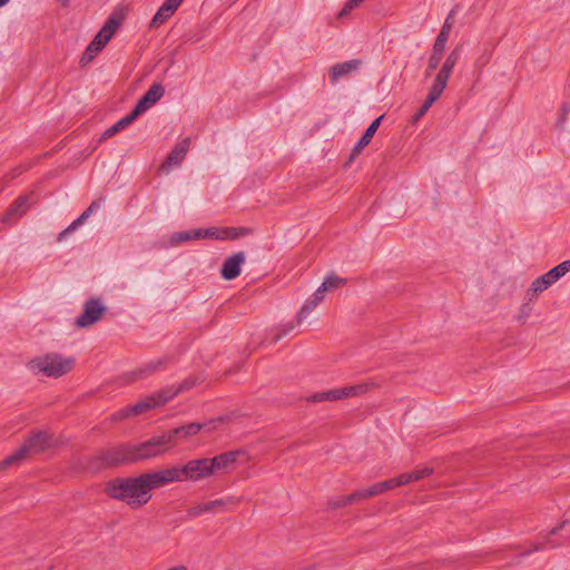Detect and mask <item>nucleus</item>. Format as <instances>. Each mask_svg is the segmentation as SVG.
I'll use <instances>...</instances> for the list:
<instances>
[{
    "mask_svg": "<svg viewBox=\"0 0 570 570\" xmlns=\"http://www.w3.org/2000/svg\"><path fill=\"white\" fill-rule=\"evenodd\" d=\"M105 492L114 500L125 502L132 509L149 502L151 493H147L141 475L116 478L107 482Z\"/></svg>",
    "mask_w": 570,
    "mask_h": 570,
    "instance_id": "nucleus-1",
    "label": "nucleus"
},
{
    "mask_svg": "<svg viewBox=\"0 0 570 570\" xmlns=\"http://www.w3.org/2000/svg\"><path fill=\"white\" fill-rule=\"evenodd\" d=\"M176 439L177 431H165L161 434L154 435L139 444H134L137 462L155 459L165 454L174 446Z\"/></svg>",
    "mask_w": 570,
    "mask_h": 570,
    "instance_id": "nucleus-2",
    "label": "nucleus"
},
{
    "mask_svg": "<svg viewBox=\"0 0 570 570\" xmlns=\"http://www.w3.org/2000/svg\"><path fill=\"white\" fill-rule=\"evenodd\" d=\"M53 444L52 439L43 431L33 433L14 453L0 462V470L19 464L27 455L46 451Z\"/></svg>",
    "mask_w": 570,
    "mask_h": 570,
    "instance_id": "nucleus-3",
    "label": "nucleus"
},
{
    "mask_svg": "<svg viewBox=\"0 0 570 570\" xmlns=\"http://www.w3.org/2000/svg\"><path fill=\"white\" fill-rule=\"evenodd\" d=\"M75 364L71 357H63L60 354L52 353L43 357H38L30 362V367L42 372L50 377H60L68 373Z\"/></svg>",
    "mask_w": 570,
    "mask_h": 570,
    "instance_id": "nucleus-4",
    "label": "nucleus"
},
{
    "mask_svg": "<svg viewBox=\"0 0 570 570\" xmlns=\"http://www.w3.org/2000/svg\"><path fill=\"white\" fill-rule=\"evenodd\" d=\"M453 17H454V11L452 10L449 13V16L446 17L436 39L434 41L433 50L429 58V63H428V68H426V77H429L431 75V72L433 70H435L440 65L441 58L444 53L445 46H446L451 29H452Z\"/></svg>",
    "mask_w": 570,
    "mask_h": 570,
    "instance_id": "nucleus-5",
    "label": "nucleus"
},
{
    "mask_svg": "<svg viewBox=\"0 0 570 570\" xmlns=\"http://www.w3.org/2000/svg\"><path fill=\"white\" fill-rule=\"evenodd\" d=\"M568 272H570V259L560 263L546 274L537 277L532 282L530 288L528 289V295L532 297L548 289L552 284L558 282Z\"/></svg>",
    "mask_w": 570,
    "mask_h": 570,
    "instance_id": "nucleus-6",
    "label": "nucleus"
},
{
    "mask_svg": "<svg viewBox=\"0 0 570 570\" xmlns=\"http://www.w3.org/2000/svg\"><path fill=\"white\" fill-rule=\"evenodd\" d=\"M101 465H119L137 462L134 444H121L102 451L99 456Z\"/></svg>",
    "mask_w": 570,
    "mask_h": 570,
    "instance_id": "nucleus-7",
    "label": "nucleus"
},
{
    "mask_svg": "<svg viewBox=\"0 0 570 570\" xmlns=\"http://www.w3.org/2000/svg\"><path fill=\"white\" fill-rule=\"evenodd\" d=\"M372 384L370 383H362L356 385H350L340 389H333L326 392H321L312 395L308 401L313 402H324V401H336L342 400L351 396H356L364 394Z\"/></svg>",
    "mask_w": 570,
    "mask_h": 570,
    "instance_id": "nucleus-8",
    "label": "nucleus"
},
{
    "mask_svg": "<svg viewBox=\"0 0 570 570\" xmlns=\"http://www.w3.org/2000/svg\"><path fill=\"white\" fill-rule=\"evenodd\" d=\"M106 306L99 298H89L83 304L82 313L76 318L75 325L85 328L97 323L106 312Z\"/></svg>",
    "mask_w": 570,
    "mask_h": 570,
    "instance_id": "nucleus-9",
    "label": "nucleus"
},
{
    "mask_svg": "<svg viewBox=\"0 0 570 570\" xmlns=\"http://www.w3.org/2000/svg\"><path fill=\"white\" fill-rule=\"evenodd\" d=\"M181 472L184 481L187 480L193 482L200 481L214 474L210 460L207 458L188 461L181 466Z\"/></svg>",
    "mask_w": 570,
    "mask_h": 570,
    "instance_id": "nucleus-10",
    "label": "nucleus"
},
{
    "mask_svg": "<svg viewBox=\"0 0 570 570\" xmlns=\"http://www.w3.org/2000/svg\"><path fill=\"white\" fill-rule=\"evenodd\" d=\"M324 299V296L320 295L316 291L314 292L313 296L306 299L304 305L302 306L301 311L297 313L296 316V323L295 322H288L284 325H282L279 332L275 335V341L281 340L283 336L287 335L291 331L294 330L296 324H301L311 312H313L316 306Z\"/></svg>",
    "mask_w": 570,
    "mask_h": 570,
    "instance_id": "nucleus-11",
    "label": "nucleus"
},
{
    "mask_svg": "<svg viewBox=\"0 0 570 570\" xmlns=\"http://www.w3.org/2000/svg\"><path fill=\"white\" fill-rule=\"evenodd\" d=\"M125 16L126 9L124 7H117L110 13L99 32L96 35L95 39L100 40L106 46L124 22Z\"/></svg>",
    "mask_w": 570,
    "mask_h": 570,
    "instance_id": "nucleus-12",
    "label": "nucleus"
},
{
    "mask_svg": "<svg viewBox=\"0 0 570 570\" xmlns=\"http://www.w3.org/2000/svg\"><path fill=\"white\" fill-rule=\"evenodd\" d=\"M238 501L234 497H227L223 499H216L213 501H206L198 503L187 510V517L193 519L205 513H215L222 510L228 504H236Z\"/></svg>",
    "mask_w": 570,
    "mask_h": 570,
    "instance_id": "nucleus-13",
    "label": "nucleus"
},
{
    "mask_svg": "<svg viewBox=\"0 0 570 570\" xmlns=\"http://www.w3.org/2000/svg\"><path fill=\"white\" fill-rule=\"evenodd\" d=\"M164 94L165 88L160 83H153L136 104L135 108L132 109L134 115L138 117L147 111L151 106H154L163 98Z\"/></svg>",
    "mask_w": 570,
    "mask_h": 570,
    "instance_id": "nucleus-14",
    "label": "nucleus"
},
{
    "mask_svg": "<svg viewBox=\"0 0 570 570\" xmlns=\"http://www.w3.org/2000/svg\"><path fill=\"white\" fill-rule=\"evenodd\" d=\"M246 261V256L243 252L234 253L228 256L222 266L220 275L224 279L232 281L239 276L242 266Z\"/></svg>",
    "mask_w": 570,
    "mask_h": 570,
    "instance_id": "nucleus-15",
    "label": "nucleus"
},
{
    "mask_svg": "<svg viewBox=\"0 0 570 570\" xmlns=\"http://www.w3.org/2000/svg\"><path fill=\"white\" fill-rule=\"evenodd\" d=\"M243 452L239 450L229 451L209 459L210 465L213 468V473L215 474L216 472H228L232 469H234L237 458Z\"/></svg>",
    "mask_w": 570,
    "mask_h": 570,
    "instance_id": "nucleus-16",
    "label": "nucleus"
},
{
    "mask_svg": "<svg viewBox=\"0 0 570 570\" xmlns=\"http://www.w3.org/2000/svg\"><path fill=\"white\" fill-rule=\"evenodd\" d=\"M362 66V60L353 59L341 63H335L330 68V79L332 83H336L344 76L356 71Z\"/></svg>",
    "mask_w": 570,
    "mask_h": 570,
    "instance_id": "nucleus-17",
    "label": "nucleus"
},
{
    "mask_svg": "<svg viewBox=\"0 0 570 570\" xmlns=\"http://www.w3.org/2000/svg\"><path fill=\"white\" fill-rule=\"evenodd\" d=\"M30 207V197L21 196L10 206V208L2 216L3 224H13L20 218Z\"/></svg>",
    "mask_w": 570,
    "mask_h": 570,
    "instance_id": "nucleus-18",
    "label": "nucleus"
},
{
    "mask_svg": "<svg viewBox=\"0 0 570 570\" xmlns=\"http://www.w3.org/2000/svg\"><path fill=\"white\" fill-rule=\"evenodd\" d=\"M189 138H185L178 142L167 156L165 163L163 164V169L169 170L170 167L180 165L189 149Z\"/></svg>",
    "mask_w": 570,
    "mask_h": 570,
    "instance_id": "nucleus-19",
    "label": "nucleus"
},
{
    "mask_svg": "<svg viewBox=\"0 0 570 570\" xmlns=\"http://www.w3.org/2000/svg\"><path fill=\"white\" fill-rule=\"evenodd\" d=\"M395 488H397V482H395V479L392 478V479L375 483L367 489L356 490V495H357L358 501H361V500H364V499H367L371 497L379 495L385 491H389V490H392Z\"/></svg>",
    "mask_w": 570,
    "mask_h": 570,
    "instance_id": "nucleus-20",
    "label": "nucleus"
},
{
    "mask_svg": "<svg viewBox=\"0 0 570 570\" xmlns=\"http://www.w3.org/2000/svg\"><path fill=\"white\" fill-rule=\"evenodd\" d=\"M244 234H245L244 230L238 232L234 227H225V228L209 227V228L204 229V235H206V238L219 239V240L236 239L240 235H244Z\"/></svg>",
    "mask_w": 570,
    "mask_h": 570,
    "instance_id": "nucleus-21",
    "label": "nucleus"
},
{
    "mask_svg": "<svg viewBox=\"0 0 570 570\" xmlns=\"http://www.w3.org/2000/svg\"><path fill=\"white\" fill-rule=\"evenodd\" d=\"M165 402H160L159 392L147 396L146 399L141 400L140 402L136 403L135 405L129 406V412H131L132 416L142 414L160 404H164Z\"/></svg>",
    "mask_w": 570,
    "mask_h": 570,
    "instance_id": "nucleus-22",
    "label": "nucleus"
},
{
    "mask_svg": "<svg viewBox=\"0 0 570 570\" xmlns=\"http://www.w3.org/2000/svg\"><path fill=\"white\" fill-rule=\"evenodd\" d=\"M462 46L458 45L445 58V61L443 62L441 69L436 75L444 77L446 79H450L451 73L458 63L460 56H461Z\"/></svg>",
    "mask_w": 570,
    "mask_h": 570,
    "instance_id": "nucleus-23",
    "label": "nucleus"
},
{
    "mask_svg": "<svg viewBox=\"0 0 570 570\" xmlns=\"http://www.w3.org/2000/svg\"><path fill=\"white\" fill-rule=\"evenodd\" d=\"M166 362H167L166 358H157V360L149 361L146 364H144L142 366H140L138 370H136L132 373V375L135 376V379L148 377V376L153 375L154 373H156L157 371L161 370L164 367V365L166 364Z\"/></svg>",
    "mask_w": 570,
    "mask_h": 570,
    "instance_id": "nucleus-24",
    "label": "nucleus"
},
{
    "mask_svg": "<svg viewBox=\"0 0 570 570\" xmlns=\"http://www.w3.org/2000/svg\"><path fill=\"white\" fill-rule=\"evenodd\" d=\"M346 284V279L335 274H330L325 277L323 283L318 286L316 292L324 296L326 292L335 291Z\"/></svg>",
    "mask_w": 570,
    "mask_h": 570,
    "instance_id": "nucleus-25",
    "label": "nucleus"
},
{
    "mask_svg": "<svg viewBox=\"0 0 570 570\" xmlns=\"http://www.w3.org/2000/svg\"><path fill=\"white\" fill-rule=\"evenodd\" d=\"M382 118L383 116H380L374 121H372V124L366 128L357 144L354 146L353 153H360L364 147H366L370 144L371 139L375 135L381 124Z\"/></svg>",
    "mask_w": 570,
    "mask_h": 570,
    "instance_id": "nucleus-26",
    "label": "nucleus"
},
{
    "mask_svg": "<svg viewBox=\"0 0 570 570\" xmlns=\"http://www.w3.org/2000/svg\"><path fill=\"white\" fill-rule=\"evenodd\" d=\"M433 472V469L431 468H423V469H417L411 473H403L399 476H395V482H397V487H401V485H405L410 482H413V481H419L425 476H429L430 474H432Z\"/></svg>",
    "mask_w": 570,
    "mask_h": 570,
    "instance_id": "nucleus-27",
    "label": "nucleus"
},
{
    "mask_svg": "<svg viewBox=\"0 0 570 570\" xmlns=\"http://www.w3.org/2000/svg\"><path fill=\"white\" fill-rule=\"evenodd\" d=\"M140 475L142 478L147 493H150L151 490L159 489L167 484L159 471H151Z\"/></svg>",
    "mask_w": 570,
    "mask_h": 570,
    "instance_id": "nucleus-28",
    "label": "nucleus"
},
{
    "mask_svg": "<svg viewBox=\"0 0 570 570\" xmlns=\"http://www.w3.org/2000/svg\"><path fill=\"white\" fill-rule=\"evenodd\" d=\"M194 385H195V381L187 379V380L183 381L177 387L168 386V387L159 391L160 402H168L174 396H176L179 392L188 390Z\"/></svg>",
    "mask_w": 570,
    "mask_h": 570,
    "instance_id": "nucleus-29",
    "label": "nucleus"
},
{
    "mask_svg": "<svg viewBox=\"0 0 570 570\" xmlns=\"http://www.w3.org/2000/svg\"><path fill=\"white\" fill-rule=\"evenodd\" d=\"M448 81L449 79L436 75L425 99L434 104L446 88Z\"/></svg>",
    "mask_w": 570,
    "mask_h": 570,
    "instance_id": "nucleus-30",
    "label": "nucleus"
},
{
    "mask_svg": "<svg viewBox=\"0 0 570 570\" xmlns=\"http://www.w3.org/2000/svg\"><path fill=\"white\" fill-rule=\"evenodd\" d=\"M137 116L134 115V111L131 110L130 114L118 120L116 124H114L111 127L105 130V132L101 136V139H107L119 132L120 130L125 129L128 125H130Z\"/></svg>",
    "mask_w": 570,
    "mask_h": 570,
    "instance_id": "nucleus-31",
    "label": "nucleus"
},
{
    "mask_svg": "<svg viewBox=\"0 0 570 570\" xmlns=\"http://www.w3.org/2000/svg\"><path fill=\"white\" fill-rule=\"evenodd\" d=\"M175 13L174 10L168 8L166 4H161L155 16L153 17L149 28L155 29L165 23L173 14Z\"/></svg>",
    "mask_w": 570,
    "mask_h": 570,
    "instance_id": "nucleus-32",
    "label": "nucleus"
},
{
    "mask_svg": "<svg viewBox=\"0 0 570 570\" xmlns=\"http://www.w3.org/2000/svg\"><path fill=\"white\" fill-rule=\"evenodd\" d=\"M159 472L164 476V480L166 481L167 484L184 481L181 468L171 466L168 469L159 470Z\"/></svg>",
    "mask_w": 570,
    "mask_h": 570,
    "instance_id": "nucleus-33",
    "label": "nucleus"
},
{
    "mask_svg": "<svg viewBox=\"0 0 570 570\" xmlns=\"http://www.w3.org/2000/svg\"><path fill=\"white\" fill-rule=\"evenodd\" d=\"M194 240L193 229L180 230L170 235L169 245L177 246L181 243Z\"/></svg>",
    "mask_w": 570,
    "mask_h": 570,
    "instance_id": "nucleus-34",
    "label": "nucleus"
},
{
    "mask_svg": "<svg viewBox=\"0 0 570 570\" xmlns=\"http://www.w3.org/2000/svg\"><path fill=\"white\" fill-rule=\"evenodd\" d=\"M569 114H570V102L569 101H563L561 104V106H560V109H559V112H558V117H557V120H556V127L559 130H563Z\"/></svg>",
    "mask_w": 570,
    "mask_h": 570,
    "instance_id": "nucleus-35",
    "label": "nucleus"
},
{
    "mask_svg": "<svg viewBox=\"0 0 570 570\" xmlns=\"http://www.w3.org/2000/svg\"><path fill=\"white\" fill-rule=\"evenodd\" d=\"M357 501H358V499H357L356 491H355L348 495H341V497L336 498L335 500L330 502V505L332 509H338V508H343L345 505L352 504Z\"/></svg>",
    "mask_w": 570,
    "mask_h": 570,
    "instance_id": "nucleus-36",
    "label": "nucleus"
},
{
    "mask_svg": "<svg viewBox=\"0 0 570 570\" xmlns=\"http://www.w3.org/2000/svg\"><path fill=\"white\" fill-rule=\"evenodd\" d=\"M88 218L83 216V214H81L76 220H73L66 229H63L59 235H58V240L59 242H62L67 235H69L70 233L75 232L78 227H80Z\"/></svg>",
    "mask_w": 570,
    "mask_h": 570,
    "instance_id": "nucleus-37",
    "label": "nucleus"
},
{
    "mask_svg": "<svg viewBox=\"0 0 570 570\" xmlns=\"http://www.w3.org/2000/svg\"><path fill=\"white\" fill-rule=\"evenodd\" d=\"M200 429H202L200 424L191 423L188 425L171 429L170 431H177V438H178L180 435H195L200 431Z\"/></svg>",
    "mask_w": 570,
    "mask_h": 570,
    "instance_id": "nucleus-38",
    "label": "nucleus"
},
{
    "mask_svg": "<svg viewBox=\"0 0 570 570\" xmlns=\"http://www.w3.org/2000/svg\"><path fill=\"white\" fill-rule=\"evenodd\" d=\"M364 0H347L342 10L338 12L337 18L342 19L347 17L352 10L357 8Z\"/></svg>",
    "mask_w": 570,
    "mask_h": 570,
    "instance_id": "nucleus-39",
    "label": "nucleus"
},
{
    "mask_svg": "<svg viewBox=\"0 0 570 570\" xmlns=\"http://www.w3.org/2000/svg\"><path fill=\"white\" fill-rule=\"evenodd\" d=\"M432 105L433 104L431 101L425 99L424 102L422 104V106L419 108V110L413 116L412 122L413 124L417 122L428 112V110L432 107Z\"/></svg>",
    "mask_w": 570,
    "mask_h": 570,
    "instance_id": "nucleus-40",
    "label": "nucleus"
},
{
    "mask_svg": "<svg viewBox=\"0 0 570 570\" xmlns=\"http://www.w3.org/2000/svg\"><path fill=\"white\" fill-rule=\"evenodd\" d=\"M130 416H132V415H131V412H129V406H126V407L120 409L119 411L112 413L110 419L114 422H118V421H122Z\"/></svg>",
    "mask_w": 570,
    "mask_h": 570,
    "instance_id": "nucleus-41",
    "label": "nucleus"
},
{
    "mask_svg": "<svg viewBox=\"0 0 570 570\" xmlns=\"http://www.w3.org/2000/svg\"><path fill=\"white\" fill-rule=\"evenodd\" d=\"M97 53H98L97 50H95L90 46H88L86 51L83 52V55L81 57V62L82 63L90 62L96 57Z\"/></svg>",
    "mask_w": 570,
    "mask_h": 570,
    "instance_id": "nucleus-42",
    "label": "nucleus"
},
{
    "mask_svg": "<svg viewBox=\"0 0 570 570\" xmlns=\"http://www.w3.org/2000/svg\"><path fill=\"white\" fill-rule=\"evenodd\" d=\"M100 200H94L89 207L82 213L85 217L89 218L91 214L100 207Z\"/></svg>",
    "mask_w": 570,
    "mask_h": 570,
    "instance_id": "nucleus-43",
    "label": "nucleus"
},
{
    "mask_svg": "<svg viewBox=\"0 0 570 570\" xmlns=\"http://www.w3.org/2000/svg\"><path fill=\"white\" fill-rule=\"evenodd\" d=\"M183 2L184 0H165L164 4L176 12Z\"/></svg>",
    "mask_w": 570,
    "mask_h": 570,
    "instance_id": "nucleus-44",
    "label": "nucleus"
},
{
    "mask_svg": "<svg viewBox=\"0 0 570 570\" xmlns=\"http://www.w3.org/2000/svg\"><path fill=\"white\" fill-rule=\"evenodd\" d=\"M89 46L97 50L98 52L105 47L104 42H101L100 40H96L94 38V40L89 43Z\"/></svg>",
    "mask_w": 570,
    "mask_h": 570,
    "instance_id": "nucleus-45",
    "label": "nucleus"
},
{
    "mask_svg": "<svg viewBox=\"0 0 570 570\" xmlns=\"http://www.w3.org/2000/svg\"><path fill=\"white\" fill-rule=\"evenodd\" d=\"M204 229L205 228L193 229L194 240L206 238V235H204Z\"/></svg>",
    "mask_w": 570,
    "mask_h": 570,
    "instance_id": "nucleus-46",
    "label": "nucleus"
},
{
    "mask_svg": "<svg viewBox=\"0 0 570 570\" xmlns=\"http://www.w3.org/2000/svg\"><path fill=\"white\" fill-rule=\"evenodd\" d=\"M548 546H549V547H558V546H560V542H558V543H553V542L547 541V542H544V543H542V544H540V546H535L533 550H534V551H538V550L544 549V548H546V547H548Z\"/></svg>",
    "mask_w": 570,
    "mask_h": 570,
    "instance_id": "nucleus-47",
    "label": "nucleus"
},
{
    "mask_svg": "<svg viewBox=\"0 0 570 570\" xmlns=\"http://www.w3.org/2000/svg\"><path fill=\"white\" fill-rule=\"evenodd\" d=\"M567 522H562L560 524H558L557 527H554L550 532H549V535H554L557 534L566 524Z\"/></svg>",
    "mask_w": 570,
    "mask_h": 570,
    "instance_id": "nucleus-48",
    "label": "nucleus"
},
{
    "mask_svg": "<svg viewBox=\"0 0 570 570\" xmlns=\"http://www.w3.org/2000/svg\"><path fill=\"white\" fill-rule=\"evenodd\" d=\"M531 311V307L529 306V304H524L521 308V313L523 314L524 317L528 316V314L530 313Z\"/></svg>",
    "mask_w": 570,
    "mask_h": 570,
    "instance_id": "nucleus-49",
    "label": "nucleus"
},
{
    "mask_svg": "<svg viewBox=\"0 0 570 570\" xmlns=\"http://www.w3.org/2000/svg\"><path fill=\"white\" fill-rule=\"evenodd\" d=\"M11 0H0V8L7 6Z\"/></svg>",
    "mask_w": 570,
    "mask_h": 570,
    "instance_id": "nucleus-50",
    "label": "nucleus"
},
{
    "mask_svg": "<svg viewBox=\"0 0 570 570\" xmlns=\"http://www.w3.org/2000/svg\"><path fill=\"white\" fill-rule=\"evenodd\" d=\"M59 1L62 3V6H67L69 3V0H59Z\"/></svg>",
    "mask_w": 570,
    "mask_h": 570,
    "instance_id": "nucleus-51",
    "label": "nucleus"
}]
</instances>
